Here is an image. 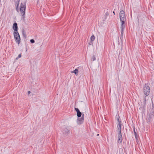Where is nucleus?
<instances>
[{"label": "nucleus", "instance_id": "nucleus-1", "mask_svg": "<svg viewBox=\"0 0 154 154\" xmlns=\"http://www.w3.org/2000/svg\"><path fill=\"white\" fill-rule=\"evenodd\" d=\"M26 8L25 2L23 4L21 3L20 5V11L21 14L22 15V19L23 20H24V15H25V11Z\"/></svg>", "mask_w": 154, "mask_h": 154}, {"label": "nucleus", "instance_id": "nucleus-2", "mask_svg": "<svg viewBox=\"0 0 154 154\" xmlns=\"http://www.w3.org/2000/svg\"><path fill=\"white\" fill-rule=\"evenodd\" d=\"M119 17L120 21H125L126 18L125 12L123 10L120 11L119 13Z\"/></svg>", "mask_w": 154, "mask_h": 154}, {"label": "nucleus", "instance_id": "nucleus-3", "mask_svg": "<svg viewBox=\"0 0 154 154\" xmlns=\"http://www.w3.org/2000/svg\"><path fill=\"white\" fill-rule=\"evenodd\" d=\"M143 92L146 96H148L150 93V88L149 86L146 85V84L145 86L143 87Z\"/></svg>", "mask_w": 154, "mask_h": 154}, {"label": "nucleus", "instance_id": "nucleus-4", "mask_svg": "<svg viewBox=\"0 0 154 154\" xmlns=\"http://www.w3.org/2000/svg\"><path fill=\"white\" fill-rule=\"evenodd\" d=\"M84 115L83 114L81 118L79 117L78 119L77 123L78 125H81L83 123L84 120Z\"/></svg>", "mask_w": 154, "mask_h": 154}, {"label": "nucleus", "instance_id": "nucleus-5", "mask_svg": "<svg viewBox=\"0 0 154 154\" xmlns=\"http://www.w3.org/2000/svg\"><path fill=\"white\" fill-rule=\"evenodd\" d=\"M98 43H103V38L102 36L100 35L97 37V38Z\"/></svg>", "mask_w": 154, "mask_h": 154}, {"label": "nucleus", "instance_id": "nucleus-6", "mask_svg": "<svg viewBox=\"0 0 154 154\" xmlns=\"http://www.w3.org/2000/svg\"><path fill=\"white\" fill-rule=\"evenodd\" d=\"M63 134L67 136L70 132V131L67 129V128H65L63 129L62 131Z\"/></svg>", "mask_w": 154, "mask_h": 154}, {"label": "nucleus", "instance_id": "nucleus-7", "mask_svg": "<svg viewBox=\"0 0 154 154\" xmlns=\"http://www.w3.org/2000/svg\"><path fill=\"white\" fill-rule=\"evenodd\" d=\"M125 21H121V32H122H122H123L124 29L125 27Z\"/></svg>", "mask_w": 154, "mask_h": 154}, {"label": "nucleus", "instance_id": "nucleus-8", "mask_svg": "<svg viewBox=\"0 0 154 154\" xmlns=\"http://www.w3.org/2000/svg\"><path fill=\"white\" fill-rule=\"evenodd\" d=\"M118 143H122V139L121 133L118 134Z\"/></svg>", "mask_w": 154, "mask_h": 154}, {"label": "nucleus", "instance_id": "nucleus-9", "mask_svg": "<svg viewBox=\"0 0 154 154\" xmlns=\"http://www.w3.org/2000/svg\"><path fill=\"white\" fill-rule=\"evenodd\" d=\"M118 129H117V132L118 134L121 133V124L119 123L118 125Z\"/></svg>", "mask_w": 154, "mask_h": 154}, {"label": "nucleus", "instance_id": "nucleus-10", "mask_svg": "<svg viewBox=\"0 0 154 154\" xmlns=\"http://www.w3.org/2000/svg\"><path fill=\"white\" fill-rule=\"evenodd\" d=\"M16 23H14L13 24V28L14 30V31H17L18 27Z\"/></svg>", "mask_w": 154, "mask_h": 154}, {"label": "nucleus", "instance_id": "nucleus-11", "mask_svg": "<svg viewBox=\"0 0 154 154\" xmlns=\"http://www.w3.org/2000/svg\"><path fill=\"white\" fill-rule=\"evenodd\" d=\"M14 39L17 43H18V44L20 43V37H14Z\"/></svg>", "mask_w": 154, "mask_h": 154}, {"label": "nucleus", "instance_id": "nucleus-12", "mask_svg": "<svg viewBox=\"0 0 154 154\" xmlns=\"http://www.w3.org/2000/svg\"><path fill=\"white\" fill-rule=\"evenodd\" d=\"M14 37H20V35L18 33V31L15 32L14 31Z\"/></svg>", "mask_w": 154, "mask_h": 154}, {"label": "nucleus", "instance_id": "nucleus-13", "mask_svg": "<svg viewBox=\"0 0 154 154\" xmlns=\"http://www.w3.org/2000/svg\"><path fill=\"white\" fill-rule=\"evenodd\" d=\"M82 115V113L80 111L77 113V116L79 118L81 117Z\"/></svg>", "mask_w": 154, "mask_h": 154}, {"label": "nucleus", "instance_id": "nucleus-14", "mask_svg": "<svg viewBox=\"0 0 154 154\" xmlns=\"http://www.w3.org/2000/svg\"><path fill=\"white\" fill-rule=\"evenodd\" d=\"M72 72L75 73V75H76L78 72V70L77 69H75L74 71H73Z\"/></svg>", "mask_w": 154, "mask_h": 154}, {"label": "nucleus", "instance_id": "nucleus-15", "mask_svg": "<svg viewBox=\"0 0 154 154\" xmlns=\"http://www.w3.org/2000/svg\"><path fill=\"white\" fill-rule=\"evenodd\" d=\"M22 33L23 35V36L24 37H26V35L25 34V31L24 29H23L22 31Z\"/></svg>", "mask_w": 154, "mask_h": 154}, {"label": "nucleus", "instance_id": "nucleus-16", "mask_svg": "<svg viewBox=\"0 0 154 154\" xmlns=\"http://www.w3.org/2000/svg\"><path fill=\"white\" fill-rule=\"evenodd\" d=\"M95 39L94 36V35H93L91 37V41H93Z\"/></svg>", "mask_w": 154, "mask_h": 154}, {"label": "nucleus", "instance_id": "nucleus-17", "mask_svg": "<svg viewBox=\"0 0 154 154\" xmlns=\"http://www.w3.org/2000/svg\"><path fill=\"white\" fill-rule=\"evenodd\" d=\"M123 32H122H122H121V36L120 37V38L121 41H122L123 39Z\"/></svg>", "mask_w": 154, "mask_h": 154}, {"label": "nucleus", "instance_id": "nucleus-18", "mask_svg": "<svg viewBox=\"0 0 154 154\" xmlns=\"http://www.w3.org/2000/svg\"><path fill=\"white\" fill-rule=\"evenodd\" d=\"M96 60V57L95 56V55H93L92 57V60L93 61H94Z\"/></svg>", "mask_w": 154, "mask_h": 154}, {"label": "nucleus", "instance_id": "nucleus-19", "mask_svg": "<svg viewBox=\"0 0 154 154\" xmlns=\"http://www.w3.org/2000/svg\"><path fill=\"white\" fill-rule=\"evenodd\" d=\"M75 109L77 113L80 112L79 109L77 108H75Z\"/></svg>", "mask_w": 154, "mask_h": 154}, {"label": "nucleus", "instance_id": "nucleus-20", "mask_svg": "<svg viewBox=\"0 0 154 154\" xmlns=\"http://www.w3.org/2000/svg\"><path fill=\"white\" fill-rule=\"evenodd\" d=\"M21 57V55L20 54H19L18 56L16 58V59H18V58H20Z\"/></svg>", "mask_w": 154, "mask_h": 154}, {"label": "nucleus", "instance_id": "nucleus-21", "mask_svg": "<svg viewBox=\"0 0 154 154\" xmlns=\"http://www.w3.org/2000/svg\"><path fill=\"white\" fill-rule=\"evenodd\" d=\"M30 42L32 43H34L35 42V41L34 39H31L30 40Z\"/></svg>", "mask_w": 154, "mask_h": 154}, {"label": "nucleus", "instance_id": "nucleus-22", "mask_svg": "<svg viewBox=\"0 0 154 154\" xmlns=\"http://www.w3.org/2000/svg\"><path fill=\"white\" fill-rule=\"evenodd\" d=\"M109 15V13H108L107 12H106L105 14V16H107L108 15Z\"/></svg>", "mask_w": 154, "mask_h": 154}, {"label": "nucleus", "instance_id": "nucleus-23", "mask_svg": "<svg viewBox=\"0 0 154 154\" xmlns=\"http://www.w3.org/2000/svg\"><path fill=\"white\" fill-rule=\"evenodd\" d=\"M117 121H118V122H119V123H120L121 124V121H120L119 120V118H117Z\"/></svg>", "mask_w": 154, "mask_h": 154}, {"label": "nucleus", "instance_id": "nucleus-24", "mask_svg": "<svg viewBox=\"0 0 154 154\" xmlns=\"http://www.w3.org/2000/svg\"><path fill=\"white\" fill-rule=\"evenodd\" d=\"M30 93V91H28V94H29Z\"/></svg>", "mask_w": 154, "mask_h": 154}, {"label": "nucleus", "instance_id": "nucleus-25", "mask_svg": "<svg viewBox=\"0 0 154 154\" xmlns=\"http://www.w3.org/2000/svg\"><path fill=\"white\" fill-rule=\"evenodd\" d=\"M144 100H145V102H146V98H145H145H144Z\"/></svg>", "mask_w": 154, "mask_h": 154}, {"label": "nucleus", "instance_id": "nucleus-26", "mask_svg": "<svg viewBox=\"0 0 154 154\" xmlns=\"http://www.w3.org/2000/svg\"><path fill=\"white\" fill-rule=\"evenodd\" d=\"M113 13L114 14V15H115V13L114 11L113 12Z\"/></svg>", "mask_w": 154, "mask_h": 154}, {"label": "nucleus", "instance_id": "nucleus-27", "mask_svg": "<svg viewBox=\"0 0 154 154\" xmlns=\"http://www.w3.org/2000/svg\"><path fill=\"white\" fill-rule=\"evenodd\" d=\"M134 132L135 135L136 134V133L135 131H134Z\"/></svg>", "mask_w": 154, "mask_h": 154}, {"label": "nucleus", "instance_id": "nucleus-28", "mask_svg": "<svg viewBox=\"0 0 154 154\" xmlns=\"http://www.w3.org/2000/svg\"><path fill=\"white\" fill-rule=\"evenodd\" d=\"M19 2H18V5H17V6H18V5H19Z\"/></svg>", "mask_w": 154, "mask_h": 154}, {"label": "nucleus", "instance_id": "nucleus-29", "mask_svg": "<svg viewBox=\"0 0 154 154\" xmlns=\"http://www.w3.org/2000/svg\"><path fill=\"white\" fill-rule=\"evenodd\" d=\"M99 134H97V136H99Z\"/></svg>", "mask_w": 154, "mask_h": 154}]
</instances>
